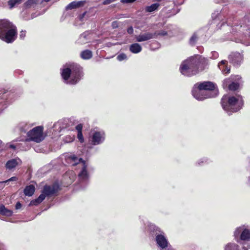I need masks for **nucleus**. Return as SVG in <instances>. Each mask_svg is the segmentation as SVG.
<instances>
[{
    "instance_id": "nucleus-1",
    "label": "nucleus",
    "mask_w": 250,
    "mask_h": 250,
    "mask_svg": "<svg viewBox=\"0 0 250 250\" xmlns=\"http://www.w3.org/2000/svg\"><path fill=\"white\" fill-rule=\"evenodd\" d=\"M208 64V59L200 56H192L182 62L180 71L183 75L191 77L204 70Z\"/></svg>"
},
{
    "instance_id": "nucleus-2",
    "label": "nucleus",
    "mask_w": 250,
    "mask_h": 250,
    "mask_svg": "<svg viewBox=\"0 0 250 250\" xmlns=\"http://www.w3.org/2000/svg\"><path fill=\"white\" fill-rule=\"evenodd\" d=\"M61 75L66 84H76L83 76L82 67L77 63L68 62L61 69Z\"/></svg>"
},
{
    "instance_id": "nucleus-3",
    "label": "nucleus",
    "mask_w": 250,
    "mask_h": 250,
    "mask_svg": "<svg viewBox=\"0 0 250 250\" xmlns=\"http://www.w3.org/2000/svg\"><path fill=\"white\" fill-rule=\"evenodd\" d=\"M66 162L72 166H78L80 171L78 175V184L82 188H84L88 184L89 174L88 172L87 163L82 158H78L74 154H68L65 156Z\"/></svg>"
},
{
    "instance_id": "nucleus-4",
    "label": "nucleus",
    "mask_w": 250,
    "mask_h": 250,
    "mask_svg": "<svg viewBox=\"0 0 250 250\" xmlns=\"http://www.w3.org/2000/svg\"><path fill=\"white\" fill-rule=\"evenodd\" d=\"M221 104L228 115H231L242 108L244 101L242 96L240 95L230 96L225 95L222 98Z\"/></svg>"
},
{
    "instance_id": "nucleus-5",
    "label": "nucleus",
    "mask_w": 250,
    "mask_h": 250,
    "mask_svg": "<svg viewBox=\"0 0 250 250\" xmlns=\"http://www.w3.org/2000/svg\"><path fill=\"white\" fill-rule=\"evenodd\" d=\"M16 27L9 20H0V39L7 43H11L16 39Z\"/></svg>"
},
{
    "instance_id": "nucleus-6",
    "label": "nucleus",
    "mask_w": 250,
    "mask_h": 250,
    "mask_svg": "<svg viewBox=\"0 0 250 250\" xmlns=\"http://www.w3.org/2000/svg\"><path fill=\"white\" fill-rule=\"evenodd\" d=\"M232 236L236 242L250 244V225L242 224L236 227Z\"/></svg>"
},
{
    "instance_id": "nucleus-7",
    "label": "nucleus",
    "mask_w": 250,
    "mask_h": 250,
    "mask_svg": "<svg viewBox=\"0 0 250 250\" xmlns=\"http://www.w3.org/2000/svg\"><path fill=\"white\" fill-rule=\"evenodd\" d=\"M149 229L151 231L155 232V241L160 250H169L168 240L160 229L154 225H150Z\"/></svg>"
},
{
    "instance_id": "nucleus-8",
    "label": "nucleus",
    "mask_w": 250,
    "mask_h": 250,
    "mask_svg": "<svg viewBox=\"0 0 250 250\" xmlns=\"http://www.w3.org/2000/svg\"><path fill=\"white\" fill-rule=\"evenodd\" d=\"M43 127L38 126L34 127L27 132L28 138L26 139V142L33 141L36 143H40L44 139L43 135Z\"/></svg>"
},
{
    "instance_id": "nucleus-9",
    "label": "nucleus",
    "mask_w": 250,
    "mask_h": 250,
    "mask_svg": "<svg viewBox=\"0 0 250 250\" xmlns=\"http://www.w3.org/2000/svg\"><path fill=\"white\" fill-rule=\"evenodd\" d=\"M241 77L239 75H231V76L225 79L223 82V86L224 88H228L229 90L235 91L239 87V81Z\"/></svg>"
},
{
    "instance_id": "nucleus-10",
    "label": "nucleus",
    "mask_w": 250,
    "mask_h": 250,
    "mask_svg": "<svg viewBox=\"0 0 250 250\" xmlns=\"http://www.w3.org/2000/svg\"><path fill=\"white\" fill-rule=\"evenodd\" d=\"M214 93L208 94L206 93V91L199 87L196 84H194L192 94L193 96L198 101H203L207 98H213L216 96V91H214Z\"/></svg>"
},
{
    "instance_id": "nucleus-11",
    "label": "nucleus",
    "mask_w": 250,
    "mask_h": 250,
    "mask_svg": "<svg viewBox=\"0 0 250 250\" xmlns=\"http://www.w3.org/2000/svg\"><path fill=\"white\" fill-rule=\"evenodd\" d=\"M69 120L68 119H63L55 123L52 128V134L54 136H60V133L65 129L70 130L69 127Z\"/></svg>"
},
{
    "instance_id": "nucleus-12",
    "label": "nucleus",
    "mask_w": 250,
    "mask_h": 250,
    "mask_svg": "<svg viewBox=\"0 0 250 250\" xmlns=\"http://www.w3.org/2000/svg\"><path fill=\"white\" fill-rule=\"evenodd\" d=\"M105 138V132L103 130H93L90 136V141L93 146L101 145L104 143Z\"/></svg>"
},
{
    "instance_id": "nucleus-13",
    "label": "nucleus",
    "mask_w": 250,
    "mask_h": 250,
    "mask_svg": "<svg viewBox=\"0 0 250 250\" xmlns=\"http://www.w3.org/2000/svg\"><path fill=\"white\" fill-rule=\"evenodd\" d=\"M250 244L236 243L233 241L229 242L223 246V250H249Z\"/></svg>"
},
{
    "instance_id": "nucleus-14",
    "label": "nucleus",
    "mask_w": 250,
    "mask_h": 250,
    "mask_svg": "<svg viewBox=\"0 0 250 250\" xmlns=\"http://www.w3.org/2000/svg\"><path fill=\"white\" fill-rule=\"evenodd\" d=\"M199 87L206 91V93L208 94L214 93V91H216V96L218 94V90L216 87L215 85L211 82H204L201 83H196Z\"/></svg>"
},
{
    "instance_id": "nucleus-15",
    "label": "nucleus",
    "mask_w": 250,
    "mask_h": 250,
    "mask_svg": "<svg viewBox=\"0 0 250 250\" xmlns=\"http://www.w3.org/2000/svg\"><path fill=\"white\" fill-rule=\"evenodd\" d=\"M59 186L57 184H54L51 186H45L42 194H43L46 196H50L54 195L58 192Z\"/></svg>"
},
{
    "instance_id": "nucleus-16",
    "label": "nucleus",
    "mask_w": 250,
    "mask_h": 250,
    "mask_svg": "<svg viewBox=\"0 0 250 250\" xmlns=\"http://www.w3.org/2000/svg\"><path fill=\"white\" fill-rule=\"evenodd\" d=\"M22 164L21 160L18 157L9 160L5 164V168L9 170H14L15 168Z\"/></svg>"
},
{
    "instance_id": "nucleus-17",
    "label": "nucleus",
    "mask_w": 250,
    "mask_h": 250,
    "mask_svg": "<svg viewBox=\"0 0 250 250\" xmlns=\"http://www.w3.org/2000/svg\"><path fill=\"white\" fill-rule=\"evenodd\" d=\"M230 62L235 65H240L243 60V55L238 53H232L229 57Z\"/></svg>"
},
{
    "instance_id": "nucleus-18",
    "label": "nucleus",
    "mask_w": 250,
    "mask_h": 250,
    "mask_svg": "<svg viewBox=\"0 0 250 250\" xmlns=\"http://www.w3.org/2000/svg\"><path fill=\"white\" fill-rule=\"evenodd\" d=\"M156 33L146 32L135 36L136 41L138 42H142L148 41L155 37Z\"/></svg>"
},
{
    "instance_id": "nucleus-19",
    "label": "nucleus",
    "mask_w": 250,
    "mask_h": 250,
    "mask_svg": "<svg viewBox=\"0 0 250 250\" xmlns=\"http://www.w3.org/2000/svg\"><path fill=\"white\" fill-rule=\"evenodd\" d=\"M40 0H28L24 3V6L26 8L38 9L41 7Z\"/></svg>"
},
{
    "instance_id": "nucleus-20",
    "label": "nucleus",
    "mask_w": 250,
    "mask_h": 250,
    "mask_svg": "<svg viewBox=\"0 0 250 250\" xmlns=\"http://www.w3.org/2000/svg\"><path fill=\"white\" fill-rule=\"evenodd\" d=\"M85 3V1H73L67 5L66 7V10H71L83 6Z\"/></svg>"
},
{
    "instance_id": "nucleus-21",
    "label": "nucleus",
    "mask_w": 250,
    "mask_h": 250,
    "mask_svg": "<svg viewBox=\"0 0 250 250\" xmlns=\"http://www.w3.org/2000/svg\"><path fill=\"white\" fill-rule=\"evenodd\" d=\"M227 61L222 60L218 63V67L222 71L224 74H227L230 73V68L226 65Z\"/></svg>"
},
{
    "instance_id": "nucleus-22",
    "label": "nucleus",
    "mask_w": 250,
    "mask_h": 250,
    "mask_svg": "<svg viewBox=\"0 0 250 250\" xmlns=\"http://www.w3.org/2000/svg\"><path fill=\"white\" fill-rule=\"evenodd\" d=\"M88 33L85 32L82 34L78 40L77 41V43L79 44H84L89 42V39L88 38Z\"/></svg>"
},
{
    "instance_id": "nucleus-23",
    "label": "nucleus",
    "mask_w": 250,
    "mask_h": 250,
    "mask_svg": "<svg viewBox=\"0 0 250 250\" xmlns=\"http://www.w3.org/2000/svg\"><path fill=\"white\" fill-rule=\"evenodd\" d=\"M30 127V125L26 122H21L17 125V128L20 132L25 133Z\"/></svg>"
},
{
    "instance_id": "nucleus-24",
    "label": "nucleus",
    "mask_w": 250,
    "mask_h": 250,
    "mask_svg": "<svg viewBox=\"0 0 250 250\" xmlns=\"http://www.w3.org/2000/svg\"><path fill=\"white\" fill-rule=\"evenodd\" d=\"M142 50L141 46L138 43L131 44L129 46V50L134 54H138Z\"/></svg>"
},
{
    "instance_id": "nucleus-25",
    "label": "nucleus",
    "mask_w": 250,
    "mask_h": 250,
    "mask_svg": "<svg viewBox=\"0 0 250 250\" xmlns=\"http://www.w3.org/2000/svg\"><path fill=\"white\" fill-rule=\"evenodd\" d=\"M35 190V187L32 185H30L25 187L24 189V193L26 196H31L34 194Z\"/></svg>"
},
{
    "instance_id": "nucleus-26",
    "label": "nucleus",
    "mask_w": 250,
    "mask_h": 250,
    "mask_svg": "<svg viewBox=\"0 0 250 250\" xmlns=\"http://www.w3.org/2000/svg\"><path fill=\"white\" fill-rule=\"evenodd\" d=\"M45 199V195L43 194H41L38 198L35 200H32L29 206H37L42 203Z\"/></svg>"
},
{
    "instance_id": "nucleus-27",
    "label": "nucleus",
    "mask_w": 250,
    "mask_h": 250,
    "mask_svg": "<svg viewBox=\"0 0 250 250\" xmlns=\"http://www.w3.org/2000/svg\"><path fill=\"white\" fill-rule=\"evenodd\" d=\"M13 214L12 210L6 208L4 205H0V214L6 216H11Z\"/></svg>"
},
{
    "instance_id": "nucleus-28",
    "label": "nucleus",
    "mask_w": 250,
    "mask_h": 250,
    "mask_svg": "<svg viewBox=\"0 0 250 250\" xmlns=\"http://www.w3.org/2000/svg\"><path fill=\"white\" fill-rule=\"evenodd\" d=\"M80 56L83 60H89L92 57V52L89 50H85L81 53Z\"/></svg>"
},
{
    "instance_id": "nucleus-29",
    "label": "nucleus",
    "mask_w": 250,
    "mask_h": 250,
    "mask_svg": "<svg viewBox=\"0 0 250 250\" xmlns=\"http://www.w3.org/2000/svg\"><path fill=\"white\" fill-rule=\"evenodd\" d=\"M199 38V34L198 32H194L192 36L190 37L189 43L191 45H194L197 42L198 39Z\"/></svg>"
},
{
    "instance_id": "nucleus-30",
    "label": "nucleus",
    "mask_w": 250,
    "mask_h": 250,
    "mask_svg": "<svg viewBox=\"0 0 250 250\" xmlns=\"http://www.w3.org/2000/svg\"><path fill=\"white\" fill-rule=\"evenodd\" d=\"M160 4L158 3H155L151 4L150 6H146L145 10L146 12H152L158 9Z\"/></svg>"
},
{
    "instance_id": "nucleus-31",
    "label": "nucleus",
    "mask_w": 250,
    "mask_h": 250,
    "mask_svg": "<svg viewBox=\"0 0 250 250\" xmlns=\"http://www.w3.org/2000/svg\"><path fill=\"white\" fill-rule=\"evenodd\" d=\"M23 0H9L8 1V5L10 9L13 8L15 5L21 3Z\"/></svg>"
},
{
    "instance_id": "nucleus-32",
    "label": "nucleus",
    "mask_w": 250,
    "mask_h": 250,
    "mask_svg": "<svg viewBox=\"0 0 250 250\" xmlns=\"http://www.w3.org/2000/svg\"><path fill=\"white\" fill-rule=\"evenodd\" d=\"M209 159L206 157H204L199 159L197 162L196 164L198 166H202L206 164H208L209 163Z\"/></svg>"
},
{
    "instance_id": "nucleus-33",
    "label": "nucleus",
    "mask_w": 250,
    "mask_h": 250,
    "mask_svg": "<svg viewBox=\"0 0 250 250\" xmlns=\"http://www.w3.org/2000/svg\"><path fill=\"white\" fill-rule=\"evenodd\" d=\"M45 13V11L43 10V11L42 12H39L37 13V12L33 13L31 14L30 18H26L25 17H23V18L25 19V20H29L31 19H33L34 18L38 17V16H40L41 15H42Z\"/></svg>"
},
{
    "instance_id": "nucleus-34",
    "label": "nucleus",
    "mask_w": 250,
    "mask_h": 250,
    "mask_svg": "<svg viewBox=\"0 0 250 250\" xmlns=\"http://www.w3.org/2000/svg\"><path fill=\"white\" fill-rule=\"evenodd\" d=\"M74 140V135H68L66 136L63 138V141L65 143H69L72 142Z\"/></svg>"
},
{
    "instance_id": "nucleus-35",
    "label": "nucleus",
    "mask_w": 250,
    "mask_h": 250,
    "mask_svg": "<svg viewBox=\"0 0 250 250\" xmlns=\"http://www.w3.org/2000/svg\"><path fill=\"white\" fill-rule=\"evenodd\" d=\"M117 59L119 61H122L126 60L127 59V56L125 54L121 53L117 56Z\"/></svg>"
},
{
    "instance_id": "nucleus-36",
    "label": "nucleus",
    "mask_w": 250,
    "mask_h": 250,
    "mask_svg": "<svg viewBox=\"0 0 250 250\" xmlns=\"http://www.w3.org/2000/svg\"><path fill=\"white\" fill-rule=\"evenodd\" d=\"M17 180H18V178L16 176H13L6 181H2L0 183L7 184V183H8L9 182L17 181Z\"/></svg>"
},
{
    "instance_id": "nucleus-37",
    "label": "nucleus",
    "mask_w": 250,
    "mask_h": 250,
    "mask_svg": "<svg viewBox=\"0 0 250 250\" xmlns=\"http://www.w3.org/2000/svg\"><path fill=\"white\" fill-rule=\"evenodd\" d=\"M86 14V12H83L82 14H81L78 16V19H79V21H83L86 20V18L85 17Z\"/></svg>"
},
{
    "instance_id": "nucleus-38",
    "label": "nucleus",
    "mask_w": 250,
    "mask_h": 250,
    "mask_svg": "<svg viewBox=\"0 0 250 250\" xmlns=\"http://www.w3.org/2000/svg\"><path fill=\"white\" fill-rule=\"evenodd\" d=\"M218 56L219 54L218 52L216 51H212L210 53V58L212 59H216L218 57Z\"/></svg>"
},
{
    "instance_id": "nucleus-39",
    "label": "nucleus",
    "mask_w": 250,
    "mask_h": 250,
    "mask_svg": "<svg viewBox=\"0 0 250 250\" xmlns=\"http://www.w3.org/2000/svg\"><path fill=\"white\" fill-rule=\"evenodd\" d=\"M77 137L81 143H83L84 142V138L83 137L82 132L78 133Z\"/></svg>"
},
{
    "instance_id": "nucleus-40",
    "label": "nucleus",
    "mask_w": 250,
    "mask_h": 250,
    "mask_svg": "<svg viewBox=\"0 0 250 250\" xmlns=\"http://www.w3.org/2000/svg\"><path fill=\"white\" fill-rule=\"evenodd\" d=\"M219 14H220V11L218 10L217 11H215V12H214V13H212V18L213 19V20H216V19L217 18L218 16L219 15Z\"/></svg>"
},
{
    "instance_id": "nucleus-41",
    "label": "nucleus",
    "mask_w": 250,
    "mask_h": 250,
    "mask_svg": "<svg viewBox=\"0 0 250 250\" xmlns=\"http://www.w3.org/2000/svg\"><path fill=\"white\" fill-rule=\"evenodd\" d=\"M76 129L78 131V133L82 132L83 125L80 124L76 126Z\"/></svg>"
},
{
    "instance_id": "nucleus-42",
    "label": "nucleus",
    "mask_w": 250,
    "mask_h": 250,
    "mask_svg": "<svg viewBox=\"0 0 250 250\" xmlns=\"http://www.w3.org/2000/svg\"><path fill=\"white\" fill-rule=\"evenodd\" d=\"M173 2L176 5H181L184 2V0H174Z\"/></svg>"
},
{
    "instance_id": "nucleus-43",
    "label": "nucleus",
    "mask_w": 250,
    "mask_h": 250,
    "mask_svg": "<svg viewBox=\"0 0 250 250\" xmlns=\"http://www.w3.org/2000/svg\"><path fill=\"white\" fill-rule=\"evenodd\" d=\"M25 35H26V31H25V30L21 31V32H20V39H23L25 37Z\"/></svg>"
},
{
    "instance_id": "nucleus-44",
    "label": "nucleus",
    "mask_w": 250,
    "mask_h": 250,
    "mask_svg": "<svg viewBox=\"0 0 250 250\" xmlns=\"http://www.w3.org/2000/svg\"><path fill=\"white\" fill-rule=\"evenodd\" d=\"M154 33H156V34L155 35V36H157V35H160V36H164L167 35V32L165 31H161L159 33L155 32Z\"/></svg>"
},
{
    "instance_id": "nucleus-45",
    "label": "nucleus",
    "mask_w": 250,
    "mask_h": 250,
    "mask_svg": "<svg viewBox=\"0 0 250 250\" xmlns=\"http://www.w3.org/2000/svg\"><path fill=\"white\" fill-rule=\"evenodd\" d=\"M111 25L113 29L116 28L119 26V22L117 21H114L112 22Z\"/></svg>"
},
{
    "instance_id": "nucleus-46",
    "label": "nucleus",
    "mask_w": 250,
    "mask_h": 250,
    "mask_svg": "<svg viewBox=\"0 0 250 250\" xmlns=\"http://www.w3.org/2000/svg\"><path fill=\"white\" fill-rule=\"evenodd\" d=\"M114 1L113 0H104L103 2L104 5H108Z\"/></svg>"
},
{
    "instance_id": "nucleus-47",
    "label": "nucleus",
    "mask_w": 250,
    "mask_h": 250,
    "mask_svg": "<svg viewBox=\"0 0 250 250\" xmlns=\"http://www.w3.org/2000/svg\"><path fill=\"white\" fill-rule=\"evenodd\" d=\"M133 31H134V30L132 26H130L127 29V32L128 34H132L133 33Z\"/></svg>"
},
{
    "instance_id": "nucleus-48",
    "label": "nucleus",
    "mask_w": 250,
    "mask_h": 250,
    "mask_svg": "<svg viewBox=\"0 0 250 250\" xmlns=\"http://www.w3.org/2000/svg\"><path fill=\"white\" fill-rule=\"evenodd\" d=\"M136 0H121V2L123 3H131L134 1H135Z\"/></svg>"
},
{
    "instance_id": "nucleus-49",
    "label": "nucleus",
    "mask_w": 250,
    "mask_h": 250,
    "mask_svg": "<svg viewBox=\"0 0 250 250\" xmlns=\"http://www.w3.org/2000/svg\"><path fill=\"white\" fill-rule=\"evenodd\" d=\"M21 207V204L20 202H17L15 206V208L16 209H20Z\"/></svg>"
},
{
    "instance_id": "nucleus-50",
    "label": "nucleus",
    "mask_w": 250,
    "mask_h": 250,
    "mask_svg": "<svg viewBox=\"0 0 250 250\" xmlns=\"http://www.w3.org/2000/svg\"><path fill=\"white\" fill-rule=\"evenodd\" d=\"M9 147H10V148L13 149H15L16 148V146H15L14 145H10L9 146Z\"/></svg>"
},
{
    "instance_id": "nucleus-51",
    "label": "nucleus",
    "mask_w": 250,
    "mask_h": 250,
    "mask_svg": "<svg viewBox=\"0 0 250 250\" xmlns=\"http://www.w3.org/2000/svg\"><path fill=\"white\" fill-rule=\"evenodd\" d=\"M247 184L250 187V177H248Z\"/></svg>"
},
{
    "instance_id": "nucleus-52",
    "label": "nucleus",
    "mask_w": 250,
    "mask_h": 250,
    "mask_svg": "<svg viewBox=\"0 0 250 250\" xmlns=\"http://www.w3.org/2000/svg\"><path fill=\"white\" fill-rule=\"evenodd\" d=\"M50 0H40L41 4H42L43 1L48 2Z\"/></svg>"
},
{
    "instance_id": "nucleus-53",
    "label": "nucleus",
    "mask_w": 250,
    "mask_h": 250,
    "mask_svg": "<svg viewBox=\"0 0 250 250\" xmlns=\"http://www.w3.org/2000/svg\"><path fill=\"white\" fill-rule=\"evenodd\" d=\"M5 93H4V94H3V98L5 97Z\"/></svg>"
},
{
    "instance_id": "nucleus-54",
    "label": "nucleus",
    "mask_w": 250,
    "mask_h": 250,
    "mask_svg": "<svg viewBox=\"0 0 250 250\" xmlns=\"http://www.w3.org/2000/svg\"><path fill=\"white\" fill-rule=\"evenodd\" d=\"M1 141L0 140V145L1 144Z\"/></svg>"
},
{
    "instance_id": "nucleus-55",
    "label": "nucleus",
    "mask_w": 250,
    "mask_h": 250,
    "mask_svg": "<svg viewBox=\"0 0 250 250\" xmlns=\"http://www.w3.org/2000/svg\"><path fill=\"white\" fill-rule=\"evenodd\" d=\"M114 1H116L117 0H113Z\"/></svg>"
}]
</instances>
